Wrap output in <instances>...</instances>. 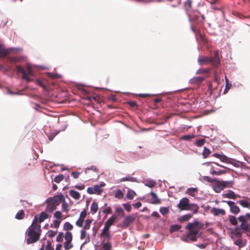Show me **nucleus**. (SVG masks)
I'll list each match as a JSON object with an SVG mask.
<instances>
[{
	"label": "nucleus",
	"instance_id": "obj_33",
	"mask_svg": "<svg viewBox=\"0 0 250 250\" xmlns=\"http://www.w3.org/2000/svg\"><path fill=\"white\" fill-rule=\"evenodd\" d=\"M197 191V189L196 188H189L187 189V193L192 196H194V193Z\"/></svg>",
	"mask_w": 250,
	"mask_h": 250
},
{
	"label": "nucleus",
	"instance_id": "obj_52",
	"mask_svg": "<svg viewBox=\"0 0 250 250\" xmlns=\"http://www.w3.org/2000/svg\"><path fill=\"white\" fill-rule=\"evenodd\" d=\"M11 69V67H8V68H6L2 65H0V70H1L4 74H6L7 71H9Z\"/></svg>",
	"mask_w": 250,
	"mask_h": 250
},
{
	"label": "nucleus",
	"instance_id": "obj_40",
	"mask_svg": "<svg viewBox=\"0 0 250 250\" xmlns=\"http://www.w3.org/2000/svg\"><path fill=\"white\" fill-rule=\"evenodd\" d=\"M115 197L116 198H118V199H122L123 198L124 194L122 192V191H121V190L118 189L116 191V192L115 193Z\"/></svg>",
	"mask_w": 250,
	"mask_h": 250
},
{
	"label": "nucleus",
	"instance_id": "obj_12",
	"mask_svg": "<svg viewBox=\"0 0 250 250\" xmlns=\"http://www.w3.org/2000/svg\"><path fill=\"white\" fill-rule=\"evenodd\" d=\"M214 183L215 184L213 185V188L215 192L219 193L223 190L224 188L221 186L222 183H221L220 180L216 179Z\"/></svg>",
	"mask_w": 250,
	"mask_h": 250
},
{
	"label": "nucleus",
	"instance_id": "obj_51",
	"mask_svg": "<svg viewBox=\"0 0 250 250\" xmlns=\"http://www.w3.org/2000/svg\"><path fill=\"white\" fill-rule=\"evenodd\" d=\"M62 209L64 212H67L68 211V205L66 203L64 200L63 201L62 204Z\"/></svg>",
	"mask_w": 250,
	"mask_h": 250
},
{
	"label": "nucleus",
	"instance_id": "obj_20",
	"mask_svg": "<svg viewBox=\"0 0 250 250\" xmlns=\"http://www.w3.org/2000/svg\"><path fill=\"white\" fill-rule=\"evenodd\" d=\"M117 219V217L114 215H112L105 222L104 225L110 227L111 226H112L114 223L115 222V220Z\"/></svg>",
	"mask_w": 250,
	"mask_h": 250
},
{
	"label": "nucleus",
	"instance_id": "obj_64",
	"mask_svg": "<svg viewBox=\"0 0 250 250\" xmlns=\"http://www.w3.org/2000/svg\"><path fill=\"white\" fill-rule=\"evenodd\" d=\"M115 211L117 213L122 214V216L124 215V211L123 209L121 207H117L115 209Z\"/></svg>",
	"mask_w": 250,
	"mask_h": 250
},
{
	"label": "nucleus",
	"instance_id": "obj_37",
	"mask_svg": "<svg viewBox=\"0 0 250 250\" xmlns=\"http://www.w3.org/2000/svg\"><path fill=\"white\" fill-rule=\"evenodd\" d=\"M112 248V245L110 242H107L104 243L102 246L103 250H110Z\"/></svg>",
	"mask_w": 250,
	"mask_h": 250
},
{
	"label": "nucleus",
	"instance_id": "obj_10",
	"mask_svg": "<svg viewBox=\"0 0 250 250\" xmlns=\"http://www.w3.org/2000/svg\"><path fill=\"white\" fill-rule=\"evenodd\" d=\"M205 80V77L201 76L194 77L189 80V83L192 84L199 85Z\"/></svg>",
	"mask_w": 250,
	"mask_h": 250
},
{
	"label": "nucleus",
	"instance_id": "obj_58",
	"mask_svg": "<svg viewBox=\"0 0 250 250\" xmlns=\"http://www.w3.org/2000/svg\"><path fill=\"white\" fill-rule=\"evenodd\" d=\"M63 234L62 232H60L56 238V241L57 242H62L63 239Z\"/></svg>",
	"mask_w": 250,
	"mask_h": 250
},
{
	"label": "nucleus",
	"instance_id": "obj_34",
	"mask_svg": "<svg viewBox=\"0 0 250 250\" xmlns=\"http://www.w3.org/2000/svg\"><path fill=\"white\" fill-rule=\"evenodd\" d=\"M191 215L189 214H185L182 216L180 219L179 221L183 222L186 221H188L190 218H191Z\"/></svg>",
	"mask_w": 250,
	"mask_h": 250
},
{
	"label": "nucleus",
	"instance_id": "obj_22",
	"mask_svg": "<svg viewBox=\"0 0 250 250\" xmlns=\"http://www.w3.org/2000/svg\"><path fill=\"white\" fill-rule=\"evenodd\" d=\"M7 59L10 62L16 63L20 62L23 58L21 57H8Z\"/></svg>",
	"mask_w": 250,
	"mask_h": 250
},
{
	"label": "nucleus",
	"instance_id": "obj_16",
	"mask_svg": "<svg viewBox=\"0 0 250 250\" xmlns=\"http://www.w3.org/2000/svg\"><path fill=\"white\" fill-rule=\"evenodd\" d=\"M220 181L222 183L221 186L224 188H232L234 185V182L233 181H227L221 180Z\"/></svg>",
	"mask_w": 250,
	"mask_h": 250
},
{
	"label": "nucleus",
	"instance_id": "obj_38",
	"mask_svg": "<svg viewBox=\"0 0 250 250\" xmlns=\"http://www.w3.org/2000/svg\"><path fill=\"white\" fill-rule=\"evenodd\" d=\"M92 223V220L90 219H86L85 221V224L83 229L86 230L89 229L90 228V225Z\"/></svg>",
	"mask_w": 250,
	"mask_h": 250
},
{
	"label": "nucleus",
	"instance_id": "obj_45",
	"mask_svg": "<svg viewBox=\"0 0 250 250\" xmlns=\"http://www.w3.org/2000/svg\"><path fill=\"white\" fill-rule=\"evenodd\" d=\"M205 143V140L204 139H201L197 140L195 143V145L199 147L203 146Z\"/></svg>",
	"mask_w": 250,
	"mask_h": 250
},
{
	"label": "nucleus",
	"instance_id": "obj_39",
	"mask_svg": "<svg viewBox=\"0 0 250 250\" xmlns=\"http://www.w3.org/2000/svg\"><path fill=\"white\" fill-rule=\"evenodd\" d=\"M73 247L71 241H65L64 243V248L65 250H69Z\"/></svg>",
	"mask_w": 250,
	"mask_h": 250
},
{
	"label": "nucleus",
	"instance_id": "obj_30",
	"mask_svg": "<svg viewBox=\"0 0 250 250\" xmlns=\"http://www.w3.org/2000/svg\"><path fill=\"white\" fill-rule=\"evenodd\" d=\"M220 160L224 163L230 164L231 163V160L225 155H221L220 158Z\"/></svg>",
	"mask_w": 250,
	"mask_h": 250
},
{
	"label": "nucleus",
	"instance_id": "obj_57",
	"mask_svg": "<svg viewBox=\"0 0 250 250\" xmlns=\"http://www.w3.org/2000/svg\"><path fill=\"white\" fill-rule=\"evenodd\" d=\"M54 217L58 219H60L62 217V214L61 211H57L55 212Z\"/></svg>",
	"mask_w": 250,
	"mask_h": 250
},
{
	"label": "nucleus",
	"instance_id": "obj_63",
	"mask_svg": "<svg viewBox=\"0 0 250 250\" xmlns=\"http://www.w3.org/2000/svg\"><path fill=\"white\" fill-rule=\"evenodd\" d=\"M191 0H186L185 2V6L187 8H191Z\"/></svg>",
	"mask_w": 250,
	"mask_h": 250
},
{
	"label": "nucleus",
	"instance_id": "obj_17",
	"mask_svg": "<svg viewBox=\"0 0 250 250\" xmlns=\"http://www.w3.org/2000/svg\"><path fill=\"white\" fill-rule=\"evenodd\" d=\"M199 209V207L197 204H189L187 210H189L193 212L194 213H197Z\"/></svg>",
	"mask_w": 250,
	"mask_h": 250
},
{
	"label": "nucleus",
	"instance_id": "obj_31",
	"mask_svg": "<svg viewBox=\"0 0 250 250\" xmlns=\"http://www.w3.org/2000/svg\"><path fill=\"white\" fill-rule=\"evenodd\" d=\"M237 203L244 208H249L250 206V203L245 200H240Z\"/></svg>",
	"mask_w": 250,
	"mask_h": 250
},
{
	"label": "nucleus",
	"instance_id": "obj_6",
	"mask_svg": "<svg viewBox=\"0 0 250 250\" xmlns=\"http://www.w3.org/2000/svg\"><path fill=\"white\" fill-rule=\"evenodd\" d=\"M136 218V215L135 214H130L125 217L123 222L122 227L127 228L129 225L133 223Z\"/></svg>",
	"mask_w": 250,
	"mask_h": 250
},
{
	"label": "nucleus",
	"instance_id": "obj_35",
	"mask_svg": "<svg viewBox=\"0 0 250 250\" xmlns=\"http://www.w3.org/2000/svg\"><path fill=\"white\" fill-rule=\"evenodd\" d=\"M136 195L135 192L133 190H128L126 194V198L128 199L131 200Z\"/></svg>",
	"mask_w": 250,
	"mask_h": 250
},
{
	"label": "nucleus",
	"instance_id": "obj_25",
	"mask_svg": "<svg viewBox=\"0 0 250 250\" xmlns=\"http://www.w3.org/2000/svg\"><path fill=\"white\" fill-rule=\"evenodd\" d=\"M105 185L104 184H101L100 186L99 185H95L94 187V190L95 192V194H100L102 191L103 189L101 188L102 187H103Z\"/></svg>",
	"mask_w": 250,
	"mask_h": 250
},
{
	"label": "nucleus",
	"instance_id": "obj_19",
	"mask_svg": "<svg viewBox=\"0 0 250 250\" xmlns=\"http://www.w3.org/2000/svg\"><path fill=\"white\" fill-rule=\"evenodd\" d=\"M47 203V207L45 208V211L49 212H52L56 209V206L51 202H46Z\"/></svg>",
	"mask_w": 250,
	"mask_h": 250
},
{
	"label": "nucleus",
	"instance_id": "obj_36",
	"mask_svg": "<svg viewBox=\"0 0 250 250\" xmlns=\"http://www.w3.org/2000/svg\"><path fill=\"white\" fill-rule=\"evenodd\" d=\"M210 70V68H201L197 70L196 74L208 73Z\"/></svg>",
	"mask_w": 250,
	"mask_h": 250
},
{
	"label": "nucleus",
	"instance_id": "obj_41",
	"mask_svg": "<svg viewBox=\"0 0 250 250\" xmlns=\"http://www.w3.org/2000/svg\"><path fill=\"white\" fill-rule=\"evenodd\" d=\"M160 212L163 215H167L169 212V208L167 207H161L160 208Z\"/></svg>",
	"mask_w": 250,
	"mask_h": 250
},
{
	"label": "nucleus",
	"instance_id": "obj_26",
	"mask_svg": "<svg viewBox=\"0 0 250 250\" xmlns=\"http://www.w3.org/2000/svg\"><path fill=\"white\" fill-rule=\"evenodd\" d=\"M90 209H91V211L93 213H95L96 212H97V211L98 209V204L95 202H93L91 204Z\"/></svg>",
	"mask_w": 250,
	"mask_h": 250
},
{
	"label": "nucleus",
	"instance_id": "obj_2",
	"mask_svg": "<svg viewBox=\"0 0 250 250\" xmlns=\"http://www.w3.org/2000/svg\"><path fill=\"white\" fill-rule=\"evenodd\" d=\"M198 62L200 65L211 63L213 66L218 67L220 64L219 51H214L213 57L199 56L198 58Z\"/></svg>",
	"mask_w": 250,
	"mask_h": 250
},
{
	"label": "nucleus",
	"instance_id": "obj_5",
	"mask_svg": "<svg viewBox=\"0 0 250 250\" xmlns=\"http://www.w3.org/2000/svg\"><path fill=\"white\" fill-rule=\"evenodd\" d=\"M64 199L63 196L62 194L59 195L54 196L53 197H50L46 200V202H49L53 203L56 207L59 206L62 201Z\"/></svg>",
	"mask_w": 250,
	"mask_h": 250
},
{
	"label": "nucleus",
	"instance_id": "obj_55",
	"mask_svg": "<svg viewBox=\"0 0 250 250\" xmlns=\"http://www.w3.org/2000/svg\"><path fill=\"white\" fill-rule=\"evenodd\" d=\"M203 179L205 181L210 182V183H214L215 181H216V180L217 179L215 178L211 179L208 176H204L203 177Z\"/></svg>",
	"mask_w": 250,
	"mask_h": 250
},
{
	"label": "nucleus",
	"instance_id": "obj_48",
	"mask_svg": "<svg viewBox=\"0 0 250 250\" xmlns=\"http://www.w3.org/2000/svg\"><path fill=\"white\" fill-rule=\"evenodd\" d=\"M210 153L211 152L209 149L206 147H204L203 152V155L205 158L208 157Z\"/></svg>",
	"mask_w": 250,
	"mask_h": 250
},
{
	"label": "nucleus",
	"instance_id": "obj_23",
	"mask_svg": "<svg viewBox=\"0 0 250 250\" xmlns=\"http://www.w3.org/2000/svg\"><path fill=\"white\" fill-rule=\"evenodd\" d=\"M69 194L72 198L76 200L79 199L81 197L80 194L78 191L72 189L69 190Z\"/></svg>",
	"mask_w": 250,
	"mask_h": 250
},
{
	"label": "nucleus",
	"instance_id": "obj_47",
	"mask_svg": "<svg viewBox=\"0 0 250 250\" xmlns=\"http://www.w3.org/2000/svg\"><path fill=\"white\" fill-rule=\"evenodd\" d=\"M64 178L63 175H59L56 176L54 178V181L57 183H60Z\"/></svg>",
	"mask_w": 250,
	"mask_h": 250
},
{
	"label": "nucleus",
	"instance_id": "obj_24",
	"mask_svg": "<svg viewBox=\"0 0 250 250\" xmlns=\"http://www.w3.org/2000/svg\"><path fill=\"white\" fill-rule=\"evenodd\" d=\"M234 244L239 246V248L244 247L246 244V240H243L241 239H238L234 241Z\"/></svg>",
	"mask_w": 250,
	"mask_h": 250
},
{
	"label": "nucleus",
	"instance_id": "obj_50",
	"mask_svg": "<svg viewBox=\"0 0 250 250\" xmlns=\"http://www.w3.org/2000/svg\"><path fill=\"white\" fill-rule=\"evenodd\" d=\"M196 36L197 38H200L203 42H207L205 37L199 31L197 32V34L196 35Z\"/></svg>",
	"mask_w": 250,
	"mask_h": 250
},
{
	"label": "nucleus",
	"instance_id": "obj_29",
	"mask_svg": "<svg viewBox=\"0 0 250 250\" xmlns=\"http://www.w3.org/2000/svg\"><path fill=\"white\" fill-rule=\"evenodd\" d=\"M24 211L23 210H21L16 215L15 218L18 220L22 219L24 217Z\"/></svg>",
	"mask_w": 250,
	"mask_h": 250
},
{
	"label": "nucleus",
	"instance_id": "obj_44",
	"mask_svg": "<svg viewBox=\"0 0 250 250\" xmlns=\"http://www.w3.org/2000/svg\"><path fill=\"white\" fill-rule=\"evenodd\" d=\"M66 241H72V234L70 232H67L65 234L64 236Z\"/></svg>",
	"mask_w": 250,
	"mask_h": 250
},
{
	"label": "nucleus",
	"instance_id": "obj_42",
	"mask_svg": "<svg viewBox=\"0 0 250 250\" xmlns=\"http://www.w3.org/2000/svg\"><path fill=\"white\" fill-rule=\"evenodd\" d=\"M156 185V182L153 180H147L145 183V185L149 188H153Z\"/></svg>",
	"mask_w": 250,
	"mask_h": 250
},
{
	"label": "nucleus",
	"instance_id": "obj_9",
	"mask_svg": "<svg viewBox=\"0 0 250 250\" xmlns=\"http://www.w3.org/2000/svg\"><path fill=\"white\" fill-rule=\"evenodd\" d=\"M223 202H226L229 206L230 210L232 213L237 214L240 212V208L234 202L231 201H223Z\"/></svg>",
	"mask_w": 250,
	"mask_h": 250
},
{
	"label": "nucleus",
	"instance_id": "obj_59",
	"mask_svg": "<svg viewBox=\"0 0 250 250\" xmlns=\"http://www.w3.org/2000/svg\"><path fill=\"white\" fill-rule=\"evenodd\" d=\"M122 181H131V182H136V178L134 177H132L123 178L122 179Z\"/></svg>",
	"mask_w": 250,
	"mask_h": 250
},
{
	"label": "nucleus",
	"instance_id": "obj_32",
	"mask_svg": "<svg viewBox=\"0 0 250 250\" xmlns=\"http://www.w3.org/2000/svg\"><path fill=\"white\" fill-rule=\"evenodd\" d=\"M86 238L88 241H89V238L85 230L82 229L81 231V239L82 240Z\"/></svg>",
	"mask_w": 250,
	"mask_h": 250
},
{
	"label": "nucleus",
	"instance_id": "obj_60",
	"mask_svg": "<svg viewBox=\"0 0 250 250\" xmlns=\"http://www.w3.org/2000/svg\"><path fill=\"white\" fill-rule=\"evenodd\" d=\"M123 207H124L125 209L127 211L130 212L131 209V205L129 204H123Z\"/></svg>",
	"mask_w": 250,
	"mask_h": 250
},
{
	"label": "nucleus",
	"instance_id": "obj_11",
	"mask_svg": "<svg viewBox=\"0 0 250 250\" xmlns=\"http://www.w3.org/2000/svg\"><path fill=\"white\" fill-rule=\"evenodd\" d=\"M210 212L214 216L224 215L226 214V211L224 209L216 208H212L210 210Z\"/></svg>",
	"mask_w": 250,
	"mask_h": 250
},
{
	"label": "nucleus",
	"instance_id": "obj_49",
	"mask_svg": "<svg viewBox=\"0 0 250 250\" xmlns=\"http://www.w3.org/2000/svg\"><path fill=\"white\" fill-rule=\"evenodd\" d=\"M181 227L180 225H172L170 227V231L172 232L178 231L181 229Z\"/></svg>",
	"mask_w": 250,
	"mask_h": 250
},
{
	"label": "nucleus",
	"instance_id": "obj_53",
	"mask_svg": "<svg viewBox=\"0 0 250 250\" xmlns=\"http://www.w3.org/2000/svg\"><path fill=\"white\" fill-rule=\"evenodd\" d=\"M194 135H184L182 137H181V139L182 140H186V141H189L190 140L191 138H194Z\"/></svg>",
	"mask_w": 250,
	"mask_h": 250
},
{
	"label": "nucleus",
	"instance_id": "obj_1",
	"mask_svg": "<svg viewBox=\"0 0 250 250\" xmlns=\"http://www.w3.org/2000/svg\"><path fill=\"white\" fill-rule=\"evenodd\" d=\"M36 221L32 223L31 225L27 229L26 234L27 238L26 243L28 245L38 242L40 238L42 233L40 224H35Z\"/></svg>",
	"mask_w": 250,
	"mask_h": 250
},
{
	"label": "nucleus",
	"instance_id": "obj_27",
	"mask_svg": "<svg viewBox=\"0 0 250 250\" xmlns=\"http://www.w3.org/2000/svg\"><path fill=\"white\" fill-rule=\"evenodd\" d=\"M232 237L240 238L242 236V232L239 230V229H236L232 232Z\"/></svg>",
	"mask_w": 250,
	"mask_h": 250
},
{
	"label": "nucleus",
	"instance_id": "obj_21",
	"mask_svg": "<svg viewBox=\"0 0 250 250\" xmlns=\"http://www.w3.org/2000/svg\"><path fill=\"white\" fill-rule=\"evenodd\" d=\"M226 173V170H222V169H218L217 170H214L212 168L210 171V173L213 175H221L222 174H225Z\"/></svg>",
	"mask_w": 250,
	"mask_h": 250
},
{
	"label": "nucleus",
	"instance_id": "obj_4",
	"mask_svg": "<svg viewBox=\"0 0 250 250\" xmlns=\"http://www.w3.org/2000/svg\"><path fill=\"white\" fill-rule=\"evenodd\" d=\"M48 218V215L46 212L42 211L41 213L36 215L32 221V223L35 221V224H40L43 222L45 219Z\"/></svg>",
	"mask_w": 250,
	"mask_h": 250
},
{
	"label": "nucleus",
	"instance_id": "obj_62",
	"mask_svg": "<svg viewBox=\"0 0 250 250\" xmlns=\"http://www.w3.org/2000/svg\"><path fill=\"white\" fill-rule=\"evenodd\" d=\"M238 220L241 222V224H244V223H246V216H243V215H241V216H240L239 217H238Z\"/></svg>",
	"mask_w": 250,
	"mask_h": 250
},
{
	"label": "nucleus",
	"instance_id": "obj_3",
	"mask_svg": "<svg viewBox=\"0 0 250 250\" xmlns=\"http://www.w3.org/2000/svg\"><path fill=\"white\" fill-rule=\"evenodd\" d=\"M198 225L199 222L195 221L193 223H188L186 227V229L190 231L188 238L192 241H195L197 239L196 235L198 233V229H197Z\"/></svg>",
	"mask_w": 250,
	"mask_h": 250
},
{
	"label": "nucleus",
	"instance_id": "obj_7",
	"mask_svg": "<svg viewBox=\"0 0 250 250\" xmlns=\"http://www.w3.org/2000/svg\"><path fill=\"white\" fill-rule=\"evenodd\" d=\"M189 200L188 198H183L179 201V204L177 205L178 208L180 210H187L189 204Z\"/></svg>",
	"mask_w": 250,
	"mask_h": 250
},
{
	"label": "nucleus",
	"instance_id": "obj_8",
	"mask_svg": "<svg viewBox=\"0 0 250 250\" xmlns=\"http://www.w3.org/2000/svg\"><path fill=\"white\" fill-rule=\"evenodd\" d=\"M15 50L16 49L13 48L6 49L3 44H0V57L1 58H5Z\"/></svg>",
	"mask_w": 250,
	"mask_h": 250
},
{
	"label": "nucleus",
	"instance_id": "obj_15",
	"mask_svg": "<svg viewBox=\"0 0 250 250\" xmlns=\"http://www.w3.org/2000/svg\"><path fill=\"white\" fill-rule=\"evenodd\" d=\"M109 229H110V227H107L104 225V228L103 229V231L101 234V235L102 236L107 238L108 241L111 238V236L110 235L109 231Z\"/></svg>",
	"mask_w": 250,
	"mask_h": 250
},
{
	"label": "nucleus",
	"instance_id": "obj_14",
	"mask_svg": "<svg viewBox=\"0 0 250 250\" xmlns=\"http://www.w3.org/2000/svg\"><path fill=\"white\" fill-rule=\"evenodd\" d=\"M222 196L225 198L232 199H235L237 197H240L239 195L236 194L234 192L230 190H229L228 192L223 194Z\"/></svg>",
	"mask_w": 250,
	"mask_h": 250
},
{
	"label": "nucleus",
	"instance_id": "obj_43",
	"mask_svg": "<svg viewBox=\"0 0 250 250\" xmlns=\"http://www.w3.org/2000/svg\"><path fill=\"white\" fill-rule=\"evenodd\" d=\"M229 221L232 225L235 226L237 224V220L234 216H230L229 217Z\"/></svg>",
	"mask_w": 250,
	"mask_h": 250
},
{
	"label": "nucleus",
	"instance_id": "obj_56",
	"mask_svg": "<svg viewBox=\"0 0 250 250\" xmlns=\"http://www.w3.org/2000/svg\"><path fill=\"white\" fill-rule=\"evenodd\" d=\"M83 220L84 219L79 217V219L76 222V225L77 226L79 227H83Z\"/></svg>",
	"mask_w": 250,
	"mask_h": 250
},
{
	"label": "nucleus",
	"instance_id": "obj_54",
	"mask_svg": "<svg viewBox=\"0 0 250 250\" xmlns=\"http://www.w3.org/2000/svg\"><path fill=\"white\" fill-rule=\"evenodd\" d=\"M92 170L95 172H98V169L96 166H92L90 167H87L85 169V173H87L89 170Z\"/></svg>",
	"mask_w": 250,
	"mask_h": 250
},
{
	"label": "nucleus",
	"instance_id": "obj_61",
	"mask_svg": "<svg viewBox=\"0 0 250 250\" xmlns=\"http://www.w3.org/2000/svg\"><path fill=\"white\" fill-rule=\"evenodd\" d=\"M46 250H54V248L52 246L51 242L49 241H48L46 243Z\"/></svg>",
	"mask_w": 250,
	"mask_h": 250
},
{
	"label": "nucleus",
	"instance_id": "obj_46",
	"mask_svg": "<svg viewBox=\"0 0 250 250\" xmlns=\"http://www.w3.org/2000/svg\"><path fill=\"white\" fill-rule=\"evenodd\" d=\"M61 221L59 220H54L53 223L51 224V227L55 228L56 229L58 228L61 223Z\"/></svg>",
	"mask_w": 250,
	"mask_h": 250
},
{
	"label": "nucleus",
	"instance_id": "obj_28",
	"mask_svg": "<svg viewBox=\"0 0 250 250\" xmlns=\"http://www.w3.org/2000/svg\"><path fill=\"white\" fill-rule=\"evenodd\" d=\"M73 229V226L69 222H65L63 225V229L69 231Z\"/></svg>",
	"mask_w": 250,
	"mask_h": 250
},
{
	"label": "nucleus",
	"instance_id": "obj_18",
	"mask_svg": "<svg viewBox=\"0 0 250 250\" xmlns=\"http://www.w3.org/2000/svg\"><path fill=\"white\" fill-rule=\"evenodd\" d=\"M152 197V203L153 204H159L161 203V200L158 198L156 194L153 192H150Z\"/></svg>",
	"mask_w": 250,
	"mask_h": 250
},
{
	"label": "nucleus",
	"instance_id": "obj_13",
	"mask_svg": "<svg viewBox=\"0 0 250 250\" xmlns=\"http://www.w3.org/2000/svg\"><path fill=\"white\" fill-rule=\"evenodd\" d=\"M17 69L19 72L22 74V78L23 79L26 80L28 82L31 81V79L27 76L24 69L21 66H17Z\"/></svg>",
	"mask_w": 250,
	"mask_h": 250
}]
</instances>
